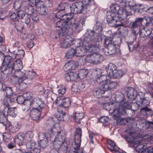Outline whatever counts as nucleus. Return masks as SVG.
<instances>
[{"instance_id":"64","label":"nucleus","mask_w":153,"mask_h":153,"mask_svg":"<svg viewBox=\"0 0 153 153\" xmlns=\"http://www.w3.org/2000/svg\"><path fill=\"white\" fill-rule=\"evenodd\" d=\"M17 12L18 18L20 19H22L25 16V13L22 10H19Z\"/></svg>"},{"instance_id":"3","label":"nucleus","mask_w":153,"mask_h":153,"mask_svg":"<svg viewBox=\"0 0 153 153\" xmlns=\"http://www.w3.org/2000/svg\"><path fill=\"white\" fill-rule=\"evenodd\" d=\"M31 106L33 108L30 111V116L33 120L37 121L39 119L42 109L45 106L44 103L41 99L36 98L33 101H31L29 106L27 110L29 109Z\"/></svg>"},{"instance_id":"40","label":"nucleus","mask_w":153,"mask_h":153,"mask_svg":"<svg viewBox=\"0 0 153 153\" xmlns=\"http://www.w3.org/2000/svg\"><path fill=\"white\" fill-rule=\"evenodd\" d=\"M69 40L68 39H64L62 41L60 44L61 47L62 48H66L69 47L70 46L69 43Z\"/></svg>"},{"instance_id":"57","label":"nucleus","mask_w":153,"mask_h":153,"mask_svg":"<svg viewBox=\"0 0 153 153\" xmlns=\"http://www.w3.org/2000/svg\"><path fill=\"white\" fill-rule=\"evenodd\" d=\"M71 81L75 80L78 77V75L77 73L74 72L70 73Z\"/></svg>"},{"instance_id":"20","label":"nucleus","mask_w":153,"mask_h":153,"mask_svg":"<svg viewBox=\"0 0 153 153\" xmlns=\"http://www.w3.org/2000/svg\"><path fill=\"white\" fill-rule=\"evenodd\" d=\"M131 12H128L125 8L120 9L117 17H119L120 20H125L128 15H132Z\"/></svg>"},{"instance_id":"48","label":"nucleus","mask_w":153,"mask_h":153,"mask_svg":"<svg viewBox=\"0 0 153 153\" xmlns=\"http://www.w3.org/2000/svg\"><path fill=\"white\" fill-rule=\"evenodd\" d=\"M108 47L111 55H113L116 53V47L114 45L111 44Z\"/></svg>"},{"instance_id":"6","label":"nucleus","mask_w":153,"mask_h":153,"mask_svg":"<svg viewBox=\"0 0 153 153\" xmlns=\"http://www.w3.org/2000/svg\"><path fill=\"white\" fill-rule=\"evenodd\" d=\"M57 133L53 143V146L59 151H65L67 149V148L65 146H63L65 138V134L62 131H57Z\"/></svg>"},{"instance_id":"41","label":"nucleus","mask_w":153,"mask_h":153,"mask_svg":"<svg viewBox=\"0 0 153 153\" xmlns=\"http://www.w3.org/2000/svg\"><path fill=\"white\" fill-rule=\"evenodd\" d=\"M14 63V67L16 68H19L18 69H22L23 67L22 62L20 59H17V60H15Z\"/></svg>"},{"instance_id":"31","label":"nucleus","mask_w":153,"mask_h":153,"mask_svg":"<svg viewBox=\"0 0 153 153\" xmlns=\"http://www.w3.org/2000/svg\"><path fill=\"white\" fill-rule=\"evenodd\" d=\"M4 111L5 112V114H7V116L9 115L13 117H16V112L15 110L13 108H5L4 109Z\"/></svg>"},{"instance_id":"24","label":"nucleus","mask_w":153,"mask_h":153,"mask_svg":"<svg viewBox=\"0 0 153 153\" xmlns=\"http://www.w3.org/2000/svg\"><path fill=\"white\" fill-rule=\"evenodd\" d=\"M25 71H21V69H16L15 71L14 74L19 78L20 79V82H22L27 78L26 76L25 75Z\"/></svg>"},{"instance_id":"33","label":"nucleus","mask_w":153,"mask_h":153,"mask_svg":"<svg viewBox=\"0 0 153 153\" xmlns=\"http://www.w3.org/2000/svg\"><path fill=\"white\" fill-rule=\"evenodd\" d=\"M75 48H72L69 50L67 52L65 56L67 59H72L74 56H75Z\"/></svg>"},{"instance_id":"46","label":"nucleus","mask_w":153,"mask_h":153,"mask_svg":"<svg viewBox=\"0 0 153 153\" xmlns=\"http://www.w3.org/2000/svg\"><path fill=\"white\" fill-rule=\"evenodd\" d=\"M127 44L129 50L130 51L136 50L138 45V43H136L134 45H133L131 42L130 43L127 42Z\"/></svg>"},{"instance_id":"45","label":"nucleus","mask_w":153,"mask_h":153,"mask_svg":"<svg viewBox=\"0 0 153 153\" xmlns=\"http://www.w3.org/2000/svg\"><path fill=\"white\" fill-rule=\"evenodd\" d=\"M57 93L61 95L63 94L65 91V88L64 86L60 85L57 88Z\"/></svg>"},{"instance_id":"27","label":"nucleus","mask_w":153,"mask_h":153,"mask_svg":"<svg viewBox=\"0 0 153 153\" xmlns=\"http://www.w3.org/2000/svg\"><path fill=\"white\" fill-rule=\"evenodd\" d=\"M125 73L121 70H116L108 76L111 78L119 79L122 77Z\"/></svg>"},{"instance_id":"49","label":"nucleus","mask_w":153,"mask_h":153,"mask_svg":"<svg viewBox=\"0 0 153 153\" xmlns=\"http://www.w3.org/2000/svg\"><path fill=\"white\" fill-rule=\"evenodd\" d=\"M48 139H45L44 140L38 141V142L39 143L40 147L44 148L46 147L48 145Z\"/></svg>"},{"instance_id":"21","label":"nucleus","mask_w":153,"mask_h":153,"mask_svg":"<svg viewBox=\"0 0 153 153\" xmlns=\"http://www.w3.org/2000/svg\"><path fill=\"white\" fill-rule=\"evenodd\" d=\"M57 113L55 116L56 118L59 121H66L69 119L68 116L67 114H64L62 110H60L59 108L57 109Z\"/></svg>"},{"instance_id":"29","label":"nucleus","mask_w":153,"mask_h":153,"mask_svg":"<svg viewBox=\"0 0 153 153\" xmlns=\"http://www.w3.org/2000/svg\"><path fill=\"white\" fill-rule=\"evenodd\" d=\"M117 68L115 65L112 63H110L108 65V68L106 69L107 75L108 76H109L117 70Z\"/></svg>"},{"instance_id":"15","label":"nucleus","mask_w":153,"mask_h":153,"mask_svg":"<svg viewBox=\"0 0 153 153\" xmlns=\"http://www.w3.org/2000/svg\"><path fill=\"white\" fill-rule=\"evenodd\" d=\"M79 65L78 61L71 60L67 62L63 67L64 70L66 72H68L71 70L75 69Z\"/></svg>"},{"instance_id":"63","label":"nucleus","mask_w":153,"mask_h":153,"mask_svg":"<svg viewBox=\"0 0 153 153\" xmlns=\"http://www.w3.org/2000/svg\"><path fill=\"white\" fill-rule=\"evenodd\" d=\"M93 0H82L81 1L87 7L88 9H90V4Z\"/></svg>"},{"instance_id":"12","label":"nucleus","mask_w":153,"mask_h":153,"mask_svg":"<svg viewBox=\"0 0 153 153\" xmlns=\"http://www.w3.org/2000/svg\"><path fill=\"white\" fill-rule=\"evenodd\" d=\"M82 135V131L81 129L80 128H78L76 129L74 135L75 141L74 142L72 145L75 149V151L79 152V149L81 145V137Z\"/></svg>"},{"instance_id":"25","label":"nucleus","mask_w":153,"mask_h":153,"mask_svg":"<svg viewBox=\"0 0 153 153\" xmlns=\"http://www.w3.org/2000/svg\"><path fill=\"white\" fill-rule=\"evenodd\" d=\"M24 139V134L22 132H20L16 136L14 139V141L19 145H22L23 143Z\"/></svg>"},{"instance_id":"17","label":"nucleus","mask_w":153,"mask_h":153,"mask_svg":"<svg viewBox=\"0 0 153 153\" xmlns=\"http://www.w3.org/2000/svg\"><path fill=\"white\" fill-rule=\"evenodd\" d=\"M85 87V84L82 81L75 82L72 85L71 91L74 92L82 91Z\"/></svg>"},{"instance_id":"23","label":"nucleus","mask_w":153,"mask_h":153,"mask_svg":"<svg viewBox=\"0 0 153 153\" xmlns=\"http://www.w3.org/2000/svg\"><path fill=\"white\" fill-rule=\"evenodd\" d=\"M102 27L101 24L99 22H97L94 27L93 30H90L88 31H94L95 36L98 38L100 37L98 36L99 34L102 31Z\"/></svg>"},{"instance_id":"44","label":"nucleus","mask_w":153,"mask_h":153,"mask_svg":"<svg viewBox=\"0 0 153 153\" xmlns=\"http://www.w3.org/2000/svg\"><path fill=\"white\" fill-rule=\"evenodd\" d=\"M25 54V52L23 50H19L15 55H14V58H17V59H20L22 58Z\"/></svg>"},{"instance_id":"11","label":"nucleus","mask_w":153,"mask_h":153,"mask_svg":"<svg viewBox=\"0 0 153 153\" xmlns=\"http://www.w3.org/2000/svg\"><path fill=\"white\" fill-rule=\"evenodd\" d=\"M144 21V19L142 18H137L135 19L131 26V34L136 37L139 34L140 36L142 32L139 27L140 25H142V22Z\"/></svg>"},{"instance_id":"39","label":"nucleus","mask_w":153,"mask_h":153,"mask_svg":"<svg viewBox=\"0 0 153 153\" xmlns=\"http://www.w3.org/2000/svg\"><path fill=\"white\" fill-rule=\"evenodd\" d=\"M23 95L25 100H30V101H28L29 105L31 101H33L35 99L32 100L31 98L32 97L33 94L32 93L30 92L25 93L23 94Z\"/></svg>"},{"instance_id":"50","label":"nucleus","mask_w":153,"mask_h":153,"mask_svg":"<svg viewBox=\"0 0 153 153\" xmlns=\"http://www.w3.org/2000/svg\"><path fill=\"white\" fill-rule=\"evenodd\" d=\"M27 78L32 79H33L35 76V73L32 71H27L26 73Z\"/></svg>"},{"instance_id":"38","label":"nucleus","mask_w":153,"mask_h":153,"mask_svg":"<svg viewBox=\"0 0 153 153\" xmlns=\"http://www.w3.org/2000/svg\"><path fill=\"white\" fill-rule=\"evenodd\" d=\"M75 56H81L84 55L83 51L81 49V46L75 48Z\"/></svg>"},{"instance_id":"56","label":"nucleus","mask_w":153,"mask_h":153,"mask_svg":"<svg viewBox=\"0 0 153 153\" xmlns=\"http://www.w3.org/2000/svg\"><path fill=\"white\" fill-rule=\"evenodd\" d=\"M142 18L144 20H145L146 22V23L145 26L143 27V28L144 29L145 28V27H147L149 25L151 22V18L149 17H144Z\"/></svg>"},{"instance_id":"42","label":"nucleus","mask_w":153,"mask_h":153,"mask_svg":"<svg viewBox=\"0 0 153 153\" xmlns=\"http://www.w3.org/2000/svg\"><path fill=\"white\" fill-rule=\"evenodd\" d=\"M97 72V78L95 80V81L98 82L100 83V81H103L102 80V78L101 76V72L102 70L100 69H97L96 70Z\"/></svg>"},{"instance_id":"51","label":"nucleus","mask_w":153,"mask_h":153,"mask_svg":"<svg viewBox=\"0 0 153 153\" xmlns=\"http://www.w3.org/2000/svg\"><path fill=\"white\" fill-rule=\"evenodd\" d=\"M22 4V1L21 0H18L14 3L13 7L15 10H17L19 8Z\"/></svg>"},{"instance_id":"19","label":"nucleus","mask_w":153,"mask_h":153,"mask_svg":"<svg viewBox=\"0 0 153 153\" xmlns=\"http://www.w3.org/2000/svg\"><path fill=\"white\" fill-rule=\"evenodd\" d=\"M71 22H64V21L63 20L59 19V20L56 22V27L60 28V31L59 35H65L64 33L63 28L67 29V26H68V24H70Z\"/></svg>"},{"instance_id":"62","label":"nucleus","mask_w":153,"mask_h":153,"mask_svg":"<svg viewBox=\"0 0 153 153\" xmlns=\"http://www.w3.org/2000/svg\"><path fill=\"white\" fill-rule=\"evenodd\" d=\"M66 5L67 4L66 3H61L58 5L57 10L59 11H63L65 10V7Z\"/></svg>"},{"instance_id":"8","label":"nucleus","mask_w":153,"mask_h":153,"mask_svg":"<svg viewBox=\"0 0 153 153\" xmlns=\"http://www.w3.org/2000/svg\"><path fill=\"white\" fill-rule=\"evenodd\" d=\"M96 51L90 52L92 53L86 56L83 58L82 60L85 62H88L93 64H97L101 62L103 59V56L100 54Z\"/></svg>"},{"instance_id":"34","label":"nucleus","mask_w":153,"mask_h":153,"mask_svg":"<svg viewBox=\"0 0 153 153\" xmlns=\"http://www.w3.org/2000/svg\"><path fill=\"white\" fill-rule=\"evenodd\" d=\"M33 134L32 132L31 131H28L26 132L24 135V138L25 140L28 142H30L32 138L33 137Z\"/></svg>"},{"instance_id":"60","label":"nucleus","mask_w":153,"mask_h":153,"mask_svg":"<svg viewBox=\"0 0 153 153\" xmlns=\"http://www.w3.org/2000/svg\"><path fill=\"white\" fill-rule=\"evenodd\" d=\"M38 10L39 13L41 15H45L47 14L46 8L44 7V6L39 8V9Z\"/></svg>"},{"instance_id":"54","label":"nucleus","mask_w":153,"mask_h":153,"mask_svg":"<svg viewBox=\"0 0 153 153\" xmlns=\"http://www.w3.org/2000/svg\"><path fill=\"white\" fill-rule=\"evenodd\" d=\"M25 100L23 95H19L17 98H16V100L18 103L20 104L23 103Z\"/></svg>"},{"instance_id":"18","label":"nucleus","mask_w":153,"mask_h":153,"mask_svg":"<svg viewBox=\"0 0 153 153\" xmlns=\"http://www.w3.org/2000/svg\"><path fill=\"white\" fill-rule=\"evenodd\" d=\"M114 14H107V21L109 26L117 27L120 26V24H117V16H114Z\"/></svg>"},{"instance_id":"58","label":"nucleus","mask_w":153,"mask_h":153,"mask_svg":"<svg viewBox=\"0 0 153 153\" xmlns=\"http://www.w3.org/2000/svg\"><path fill=\"white\" fill-rule=\"evenodd\" d=\"M138 142L139 144L136 147L135 149L136 151L139 153L141 152L145 146L142 144H140V142L139 140Z\"/></svg>"},{"instance_id":"4","label":"nucleus","mask_w":153,"mask_h":153,"mask_svg":"<svg viewBox=\"0 0 153 153\" xmlns=\"http://www.w3.org/2000/svg\"><path fill=\"white\" fill-rule=\"evenodd\" d=\"M118 82L106 79L102 81L98 85L99 89L95 91L97 93L99 94H104L105 91L115 88L118 85Z\"/></svg>"},{"instance_id":"61","label":"nucleus","mask_w":153,"mask_h":153,"mask_svg":"<svg viewBox=\"0 0 153 153\" xmlns=\"http://www.w3.org/2000/svg\"><path fill=\"white\" fill-rule=\"evenodd\" d=\"M44 6V2L40 0H37L36 1V5L35 6L37 7L38 9H39V8Z\"/></svg>"},{"instance_id":"53","label":"nucleus","mask_w":153,"mask_h":153,"mask_svg":"<svg viewBox=\"0 0 153 153\" xmlns=\"http://www.w3.org/2000/svg\"><path fill=\"white\" fill-rule=\"evenodd\" d=\"M18 16L17 11L12 13L10 16V18L11 20H13L14 22L16 21H18Z\"/></svg>"},{"instance_id":"9","label":"nucleus","mask_w":153,"mask_h":153,"mask_svg":"<svg viewBox=\"0 0 153 153\" xmlns=\"http://www.w3.org/2000/svg\"><path fill=\"white\" fill-rule=\"evenodd\" d=\"M70 8L71 13L73 14L78 13L86 14L90 11V9L87 8L82 1L76 2L73 3Z\"/></svg>"},{"instance_id":"16","label":"nucleus","mask_w":153,"mask_h":153,"mask_svg":"<svg viewBox=\"0 0 153 153\" xmlns=\"http://www.w3.org/2000/svg\"><path fill=\"white\" fill-rule=\"evenodd\" d=\"M21 127L20 123L17 122H14L13 125L10 123H7L5 125V128L11 133H15L17 132L19 129Z\"/></svg>"},{"instance_id":"26","label":"nucleus","mask_w":153,"mask_h":153,"mask_svg":"<svg viewBox=\"0 0 153 153\" xmlns=\"http://www.w3.org/2000/svg\"><path fill=\"white\" fill-rule=\"evenodd\" d=\"M120 8L118 5L116 4H113L110 7L111 12H107V14L111 15L114 14V16H117Z\"/></svg>"},{"instance_id":"43","label":"nucleus","mask_w":153,"mask_h":153,"mask_svg":"<svg viewBox=\"0 0 153 153\" xmlns=\"http://www.w3.org/2000/svg\"><path fill=\"white\" fill-rule=\"evenodd\" d=\"M5 93L4 94H5V95L7 97H9L11 96L13 94V92L12 88L11 87L6 86V88H4V91Z\"/></svg>"},{"instance_id":"47","label":"nucleus","mask_w":153,"mask_h":153,"mask_svg":"<svg viewBox=\"0 0 153 153\" xmlns=\"http://www.w3.org/2000/svg\"><path fill=\"white\" fill-rule=\"evenodd\" d=\"M69 15L68 14H64V16H63V18L61 19V20H63L64 21V22H71L70 24H68V25L71 24L72 20L73 19L71 18H69L68 16Z\"/></svg>"},{"instance_id":"32","label":"nucleus","mask_w":153,"mask_h":153,"mask_svg":"<svg viewBox=\"0 0 153 153\" xmlns=\"http://www.w3.org/2000/svg\"><path fill=\"white\" fill-rule=\"evenodd\" d=\"M84 117V113L82 112H77L74 114L75 121L77 123H80L81 120Z\"/></svg>"},{"instance_id":"5","label":"nucleus","mask_w":153,"mask_h":153,"mask_svg":"<svg viewBox=\"0 0 153 153\" xmlns=\"http://www.w3.org/2000/svg\"><path fill=\"white\" fill-rule=\"evenodd\" d=\"M85 20L84 18H81L78 22L75 23L74 20L73 19L72 20L71 24L67 26V29L63 28L64 33L66 35L67 34L68 32L72 33V32L76 31L77 32L79 31L82 30L83 27L85 25Z\"/></svg>"},{"instance_id":"1","label":"nucleus","mask_w":153,"mask_h":153,"mask_svg":"<svg viewBox=\"0 0 153 153\" xmlns=\"http://www.w3.org/2000/svg\"><path fill=\"white\" fill-rule=\"evenodd\" d=\"M85 38L82 43V47L86 51V52H91L94 51H99L100 50V46L98 44H95V42L102 40L100 37L97 38L94 35V31H87L84 35Z\"/></svg>"},{"instance_id":"36","label":"nucleus","mask_w":153,"mask_h":153,"mask_svg":"<svg viewBox=\"0 0 153 153\" xmlns=\"http://www.w3.org/2000/svg\"><path fill=\"white\" fill-rule=\"evenodd\" d=\"M12 23L14 25L16 30L20 32L22 30L23 28V25L18 21H16L15 22H12Z\"/></svg>"},{"instance_id":"13","label":"nucleus","mask_w":153,"mask_h":153,"mask_svg":"<svg viewBox=\"0 0 153 153\" xmlns=\"http://www.w3.org/2000/svg\"><path fill=\"white\" fill-rule=\"evenodd\" d=\"M55 103L60 107L64 108L68 107L71 105L70 101L68 98L62 96L58 97L55 101Z\"/></svg>"},{"instance_id":"59","label":"nucleus","mask_w":153,"mask_h":153,"mask_svg":"<svg viewBox=\"0 0 153 153\" xmlns=\"http://www.w3.org/2000/svg\"><path fill=\"white\" fill-rule=\"evenodd\" d=\"M45 139H48L45 134L42 132L40 133L38 136V141L44 140Z\"/></svg>"},{"instance_id":"7","label":"nucleus","mask_w":153,"mask_h":153,"mask_svg":"<svg viewBox=\"0 0 153 153\" xmlns=\"http://www.w3.org/2000/svg\"><path fill=\"white\" fill-rule=\"evenodd\" d=\"M14 56L12 57L9 56H4V58L2 62V65L0 69L2 71H7L9 74L12 73L14 68L15 63L13 60Z\"/></svg>"},{"instance_id":"37","label":"nucleus","mask_w":153,"mask_h":153,"mask_svg":"<svg viewBox=\"0 0 153 153\" xmlns=\"http://www.w3.org/2000/svg\"><path fill=\"white\" fill-rule=\"evenodd\" d=\"M6 116H7V114H5V112L4 111V109H3L2 111H0V123L4 124L7 120Z\"/></svg>"},{"instance_id":"14","label":"nucleus","mask_w":153,"mask_h":153,"mask_svg":"<svg viewBox=\"0 0 153 153\" xmlns=\"http://www.w3.org/2000/svg\"><path fill=\"white\" fill-rule=\"evenodd\" d=\"M145 94L142 92L139 93L137 97V103L141 107L147 106L149 104V101L145 98Z\"/></svg>"},{"instance_id":"55","label":"nucleus","mask_w":153,"mask_h":153,"mask_svg":"<svg viewBox=\"0 0 153 153\" xmlns=\"http://www.w3.org/2000/svg\"><path fill=\"white\" fill-rule=\"evenodd\" d=\"M151 29L150 31L149 30L146 31L147 35H149V37L150 39H153V27H151ZM152 46L153 47V42L152 44Z\"/></svg>"},{"instance_id":"28","label":"nucleus","mask_w":153,"mask_h":153,"mask_svg":"<svg viewBox=\"0 0 153 153\" xmlns=\"http://www.w3.org/2000/svg\"><path fill=\"white\" fill-rule=\"evenodd\" d=\"M127 9L128 10H129V9L131 10V12L133 13L136 11V4L133 0H127Z\"/></svg>"},{"instance_id":"52","label":"nucleus","mask_w":153,"mask_h":153,"mask_svg":"<svg viewBox=\"0 0 153 153\" xmlns=\"http://www.w3.org/2000/svg\"><path fill=\"white\" fill-rule=\"evenodd\" d=\"M12 82L14 84L19 83L22 82H20V79L15 74L12 76Z\"/></svg>"},{"instance_id":"35","label":"nucleus","mask_w":153,"mask_h":153,"mask_svg":"<svg viewBox=\"0 0 153 153\" xmlns=\"http://www.w3.org/2000/svg\"><path fill=\"white\" fill-rule=\"evenodd\" d=\"M77 74L78 75V77L82 79L86 77L88 74V71L87 70L82 69L79 71V73Z\"/></svg>"},{"instance_id":"22","label":"nucleus","mask_w":153,"mask_h":153,"mask_svg":"<svg viewBox=\"0 0 153 153\" xmlns=\"http://www.w3.org/2000/svg\"><path fill=\"white\" fill-rule=\"evenodd\" d=\"M128 98L134 100L136 98H137V93L133 88L131 87L128 88L126 90Z\"/></svg>"},{"instance_id":"10","label":"nucleus","mask_w":153,"mask_h":153,"mask_svg":"<svg viewBox=\"0 0 153 153\" xmlns=\"http://www.w3.org/2000/svg\"><path fill=\"white\" fill-rule=\"evenodd\" d=\"M70 8L71 13L73 14L78 13L86 14L90 11V9L87 8L82 1L76 2L73 3Z\"/></svg>"},{"instance_id":"2","label":"nucleus","mask_w":153,"mask_h":153,"mask_svg":"<svg viewBox=\"0 0 153 153\" xmlns=\"http://www.w3.org/2000/svg\"><path fill=\"white\" fill-rule=\"evenodd\" d=\"M128 106V102L124 99L122 100L120 103L117 102L112 103L110 105V107L113 111L112 114L114 119L117 120L118 121H119V122H122L124 124L127 123L126 118H119V117L121 115H125L126 114V110Z\"/></svg>"},{"instance_id":"30","label":"nucleus","mask_w":153,"mask_h":153,"mask_svg":"<svg viewBox=\"0 0 153 153\" xmlns=\"http://www.w3.org/2000/svg\"><path fill=\"white\" fill-rule=\"evenodd\" d=\"M26 147L28 148H30V149L41 148L38 142L36 143L33 141L27 142L26 145Z\"/></svg>"}]
</instances>
